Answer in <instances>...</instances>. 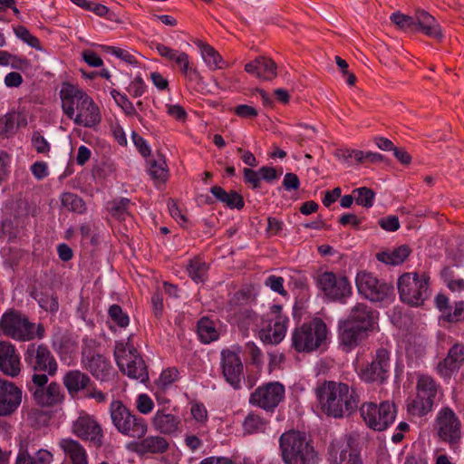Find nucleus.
<instances>
[{"instance_id":"obj_1","label":"nucleus","mask_w":464,"mask_h":464,"mask_svg":"<svg viewBox=\"0 0 464 464\" xmlns=\"http://www.w3.org/2000/svg\"><path fill=\"white\" fill-rule=\"evenodd\" d=\"M59 95L63 113L76 125L93 128L100 123L99 107L93 99L78 85L63 82Z\"/></svg>"},{"instance_id":"obj_2","label":"nucleus","mask_w":464,"mask_h":464,"mask_svg":"<svg viewBox=\"0 0 464 464\" xmlns=\"http://www.w3.org/2000/svg\"><path fill=\"white\" fill-rule=\"evenodd\" d=\"M243 322L247 327L257 331L260 340L266 344H278L285 337L289 318L283 313L282 305L272 304L264 317L252 310L243 313Z\"/></svg>"},{"instance_id":"obj_3","label":"nucleus","mask_w":464,"mask_h":464,"mask_svg":"<svg viewBox=\"0 0 464 464\" xmlns=\"http://www.w3.org/2000/svg\"><path fill=\"white\" fill-rule=\"evenodd\" d=\"M316 396L323 411L334 418L350 414L358 403L355 391L343 382H324L317 388Z\"/></svg>"},{"instance_id":"obj_4","label":"nucleus","mask_w":464,"mask_h":464,"mask_svg":"<svg viewBox=\"0 0 464 464\" xmlns=\"http://www.w3.org/2000/svg\"><path fill=\"white\" fill-rule=\"evenodd\" d=\"M0 334L17 342H30L44 337V328L14 309L6 310L0 317Z\"/></svg>"},{"instance_id":"obj_5","label":"nucleus","mask_w":464,"mask_h":464,"mask_svg":"<svg viewBox=\"0 0 464 464\" xmlns=\"http://www.w3.org/2000/svg\"><path fill=\"white\" fill-rule=\"evenodd\" d=\"M280 449L285 464H314L317 454L304 433L288 431L281 435Z\"/></svg>"},{"instance_id":"obj_6","label":"nucleus","mask_w":464,"mask_h":464,"mask_svg":"<svg viewBox=\"0 0 464 464\" xmlns=\"http://www.w3.org/2000/svg\"><path fill=\"white\" fill-rule=\"evenodd\" d=\"M328 336L325 323L314 318L295 327L292 333V346L298 353H312L324 344Z\"/></svg>"},{"instance_id":"obj_7","label":"nucleus","mask_w":464,"mask_h":464,"mask_svg":"<svg viewBox=\"0 0 464 464\" xmlns=\"http://www.w3.org/2000/svg\"><path fill=\"white\" fill-rule=\"evenodd\" d=\"M114 356L119 369L130 379L137 380L141 383L149 381V372L144 360L135 347L127 341L116 342Z\"/></svg>"},{"instance_id":"obj_8","label":"nucleus","mask_w":464,"mask_h":464,"mask_svg":"<svg viewBox=\"0 0 464 464\" xmlns=\"http://www.w3.org/2000/svg\"><path fill=\"white\" fill-rule=\"evenodd\" d=\"M109 410L112 424L121 434L132 439H141L147 434V420L133 413L122 401H112Z\"/></svg>"},{"instance_id":"obj_9","label":"nucleus","mask_w":464,"mask_h":464,"mask_svg":"<svg viewBox=\"0 0 464 464\" xmlns=\"http://www.w3.org/2000/svg\"><path fill=\"white\" fill-rule=\"evenodd\" d=\"M400 299L411 306H420L430 295V276L427 273H404L397 281Z\"/></svg>"},{"instance_id":"obj_10","label":"nucleus","mask_w":464,"mask_h":464,"mask_svg":"<svg viewBox=\"0 0 464 464\" xmlns=\"http://www.w3.org/2000/svg\"><path fill=\"white\" fill-rule=\"evenodd\" d=\"M34 402L43 408L59 406L64 401V392L62 386L54 382L48 383L45 373H34L32 383L27 384Z\"/></svg>"},{"instance_id":"obj_11","label":"nucleus","mask_w":464,"mask_h":464,"mask_svg":"<svg viewBox=\"0 0 464 464\" xmlns=\"http://www.w3.org/2000/svg\"><path fill=\"white\" fill-rule=\"evenodd\" d=\"M355 283L358 292L372 302L387 304L394 299L392 285L379 281L372 273H357Z\"/></svg>"},{"instance_id":"obj_12","label":"nucleus","mask_w":464,"mask_h":464,"mask_svg":"<svg viewBox=\"0 0 464 464\" xmlns=\"http://www.w3.org/2000/svg\"><path fill=\"white\" fill-rule=\"evenodd\" d=\"M316 286L329 301L345 304L353 294L349 279L342 274L325 271L318 275Z\"/></svg>"},{"instance_id":"obj_13","label":"nucleus","mask_w":464,"mask_h":464,"mask_svg":"<svg viewBox=\"0 0 464 464\" xmlns=\"http://www.w3.org/2000/svg\"><path fill=\"white\" fill-rule=\"evenodd\" d=\"M360 414L367 427L382 431L394 422L396 410L394 404L387 401L379 404L364 402L360 407Z\"/></svg>"},{"instance_id":"obj_14","label":"nucleus","mask_w":464,"mask_h":464,"mask_svg":"<svg viewBox=\"0 0 464 464\" xmlns=\"http://www.w3.org/2000/svg\"><path fill=\"white\" fill-rule=\"evenodd\" d=\"M439 438L451 446L457 445L462 436L461 421L450 407L441 408L435 419Z\"/></svg>"},{"instance_id":"obj_15","label":"nucleus","mask_w":464,"mask_h":464,"mask_svg":"<svg viewBox=\"0 0 464 464\" xmlns=\"http://www.w3.org/2000/svg\"><path fill=\"white\" fill-rule=\"evenodd\" d=\"M24 361L34 372H43L53 376L58 364L49 348L44 343H30L24 352Z\"/></svg>"},{"instance_id":"obj_16","label":"nucleus","mask_w":464,"mask_h":464,"mask_svg":"<svg viewBox=\"0 0 464 464\" xmlns=\"http://www.w3.org/2000/svg\"><path fill=\"white\" fill-rule=\"evenodd\" d=\"M285 392V386L280 382H267L251 393L249 403L266 411H273L284 400Z\"/></svg>"},{"instance_id":"obj_17","label":"nucleus","mask_w":464,"mask_h":464,"mask_svg":"<svg viewBox=\"0 0 464 464\" xmlns=\"http://www.w3.org/2000/svg\"><path fill=\"white\" fill-rule=\"evenodd\" d=\"M328 460L331 464H362L360 451L351 436L340 438L331 443Z\"/></svg>"},{"instance_id":"obj_18","label":"nucleus","mask_w":464,"mask_h":464,"mask_svg":"<svg viewBox=\"0 0 464 464\" xmlns=\"http://www.w3.org/2000/svg\"><path fill=\"white\" fill-rule=\"evenodd\" d=\"M390 361V352L386 348H379L372 362L359 371L360 379L368 383H382L388 378Z\"/></svg>"},{"instance_id":"obj_19","label":"nucleus","mask_w":464,"mask_h":464,"mask_svg":"<svg viewBox=\"0 0 464 464\" xmlns=\"http://www.w3.org/2000/svg\"><path fill=\"white\" fill-rule=\"evenodd\" d=\"M239 347L221 352L222 372L226 381L234 388H240L243 378V363L239 356Z\"/></svg>"},{"instance_id":"obj_20","label":"nucleus","mask_w":464,"mask_h":464,"mask_svg":"<svg viewBox=\"0 0 464 464\" xmlns=\"http://www.w3.org/2000/svg\"><path fill=\"white\" fill-rule=\"evenodd\" d=\"M155 431L160 434L177 436L181 431V418L168 412L166 407L159 408L150 419Z\"/></svg>"},{"instance_id":"obj_21","label":"nucleus","mask_w":464,"mask_h":464,"mask_svg":"<svg viewBox=\"0 0 464 464\" xmlns=\"http://www.w3.org/2000/svg\"><path fill=\"white\" fill-rule=\"evenodd\" d=\"M21 402V389L12 382L0 379V417L14 413Z\"/></svg>"},{"instance_id":"obj_22","label":"nucleus","mask_w":464,"mask_h":464,"mask_svg":"<svg viewBox=\"0 0 464 464\" xmlns=\"http://www.w3.org/2000/svg\"><path fill=\"white\" fill-rule=\"evenodd\" d=\"M464 364V344L455 343L448 352L447 356L440 361L437 367V373L446 381L451 379Z\"/></svg>"},{"instance_id":"obj_23","label":"nucleus","mask_w":464,"mask_h":464,"mask_svg":"<svg viewBox=\"0 0 464 464\" xmlns=\"http://www.w3.org/2000/svg\"><path fill=\"white\" fill-rule=\"evenodd\" d=\"M0 371L10 377L21 372L20 355L15 345L8 341H0Z\"/></svg>"},{"instance_id":"obj_24","label":"nucleus","mask_w":464,"mask_h":464,"mask_svg":"<svg viewBox=\"0 0 464 464\" xmlns=\"http://www.w3.org/2000/svg\"><path fill=\"white\" fill-rule=\"evenodd\" d=\"M74 434L96 445L102 444V431L101 426L90 415H81L72 425Z\"/></svg>"},{"instance_id":"obj_25","label":"nucleus","mask_w":464,"mask_h":464,"mask_svg":"<svg viewBox=\"0 0 464 464\" xmlns=\"http://www.w3.org/2000/svg\"><path fill=\"white\" fill-rule=\"evenodd\" d=\"M367 332L345 319L339 322V343L346 353L354 349Z\"/></svg>"},{"instance_id":"obj_26","label":"nucleus","mask_w":464,"mask_h":464,"mask_svg":"<svg viewBox=\"0 0 464 464\" xmlns=\"http://www.w3.org/2000/svg\"><path fill=\"white\" fill-rule=\"evenodd\" d=\"M82 363L92 375L101 382H108L114 377L115 371L111 362L101 354L83 357Z\"/></svg>"},{"instance_id":"obj_27","label":"nucleus","mask_w":464,"mask_h":464,"mask_svg":"<svg viewBox=\"0 0 464 464\" xmlns=\"http://www.w3.org/2000/svg\"><path fill=\"white\" fill-rule=\"evenodd\" d=\"M130 444V449L139 455L162 454L169 449V441L160 435H150L139 439Z\"/></svg>"},{"instance_id":"obj_28","label":"nucleus","mask_w":464,"mask_h":464,"mask_svg":"<svg viewBox=\"0 0 464 464\" xmlns=\"http://www.w3.org/2000/svg\"><path fill=\"white\" fill-rule=\"evenodd\" d=\"M70 464H89L86 450L80 442L70 438H63L58 442Z\"/></svg>"},{"instance_id":"obj_29","label":"nucleus","mask_w":464,"mask_h":464,"mask_svg":"<svg viewBox=\"0 0 464 464\" xmlns=\"http://www.w3.org/2000/svg\"><path fill=\"white\" fill-rule=\"evenodd\" d=\"M245 70L249 74L265 81L272 80L276 76V63L271 59L266 57H258L246 63Z\"/></svg>"},{"instance_id":"obj_30","label":"nucleus","mask_w":464,"mask_h":464,"mask_svg":"<svg viewBox=\"0 0 464 464\" xmlns=\"http://www.w3.org/2000/svg\"><path fill=\"white\" fill-rule=\"evenodd\" d=\"M375 318V313L368 305L357 304L352 308L347 320L368 332L373 328Z\"/></svg>"},{"instance_id":"obj_31","label":"nucleus","mask_w":464,"mask_h":464,"mask_svg":"<svg viewBox=\"0 0 464 464\" xmlns=\"http://www.w3.org/2000/svg\"><path fill=\"white\" fill-rule=\"evenodd\" d=\"M429 37L440 40L443 37L441 28L436 19L424 10L416 13L415 24Z\"/></svg>"},{"instance_id":"obj_32","label":"nucleus","mask_w":464,"mask_h":464,"mask_svg":"<svg viewBox=\"0 0 464 464\" xmlns=\"http://www.w3.org/2000/svg\"><path fill=\"white\" fill-rule=\"evenodd\" d=\"M411 249L406 245L380 252L376 255V258L386 265L399 266L402 264L410 256Z\"/></svg>"},{"instance_id":"obj_33","label":"nucleus","mask_w":464,"mask_h":464,"mask_svg":"<svg viewBox=\"0 0 464 464\" xmlns=\"http://www.w3.org/2000/svg\"><path fill=\"white\" fill-rule=\"evenodd\" d=\"M68 392L73 395L88 387L91 379L80 371H70L63 378Z\"/></svg>"},{"instance_id":"obj_34","label":"nucleus","mask_w":464,"mask_h":464,"mask_svg":"<svg viewBox=\"0 0 464 464\" xmlns=\"http://www.w3.org/2000/svg\"><path fill=\"white\" fill-rule=\"evenodd\" d=\"M196 44L199 49L200 55L206 66L208 69L217 70L222 68L224 63L223 59L211 45L203 43L202 41H198Z\"/></svg>"},{"instance_id":"obj_35","label":"nucleus","mask_w":464,"mask_h":464,"mask_svg":"<svg viewBox=\"0 0 464 464\" xmlns=\"http://www.w3.org/2000/svg\"><path fill=\"white\" fill-rule=\"evenodd\" d=\"M99 47L102 52L115 56L130 66L138 68L140 65L137 55L130 49L106 44H101Z\"/></svg>"},{"instance_id":"obj_36","label":"nucleus","mask_w":464,"mask_h":464,"mask_svg":"<svg viewBox=\"0 0 464 464\" xmlns=\"http://www.w3.org/2000/svg\"><path fill=\"white\" fill-rule=\"evenodd\" d=\"M197 333L203 343H210L219 338L215 322L208 317H203L198 322Z\"/></svg>"},{"instance_id":"obj_37","label":"nucleus","mask_w":464,"mask_h":464,"mask_svg":"<svg viewBox=\"0 0 464 464\" xmlns=\"http://www.w3.org/2000/svg\"><path fill=\"white\" fill-rule=\"evenodd\" d=\"M53 459L52 452L45 449H40L34 456L24 450L18 453L15 464H51Z\"/></svg>"},{"instance_id":"obj_38","label":"nucleus","mask_w":464,"mask_h":464,"mask_svg":"<svg viewBox=\"0 0 464 464\" xmlns=\"http://www.w3.org/2000/svg\"><path fill=\"white\" fill-rule=\"evenodd\" d=\"M433 403V400L416 393L408 402V411L413 416L422 417L432 410Z\"/></svg>"},{"instance_id":"obj_39","label":"nucleus","mask_w":464,"mask_h":464,"mask_svg":"<svg viewBox=\"0 0 464 464\" xmlns=\"http://www.w3.org/2000/svg\"><path fill=\"white\" fill-rule=\"evenodd\" d=\"M343 157L350 164L365 161L376 162L382 159V155L380 153L359 150H343Z\"/></svg>"},{"instance_id":"obj_40","label":"nucleus","mask_w":464,"mask_h":464,"mask_svg":"<svg viewBox=\"0 0 464 464\" xmlns=\"http://www.w3.org/2000/svg\"><path fill=\"white\" fill-rule=\"evenodd\" d=\"M208 270L207 263L199 257L191 259L187 266L188 276L197 284L206 280Z\"/></svg>"},{"instance_id":"obj_41","label":"nucleus","mask_w":464,"mask_h":464,"mask_svg":"<svg viewBox=\"0 0 464 464\" xmlns=\"http://www.w3.org/2000/svg\"><path fill=\"white\" fill-rule=\"evenodd\" d=\"M416 391V393L434 401L438 392V385L431 376L422 374L418 378Z\"/></svg>"},{"instance_id":"obj_42","label":"nucleus","mask_w":464,"mask_h":464,"mask_svg":"<svg viewBox=\"0 0 464 464\" xmlns=\"http://www.w3.org/2000/svg\"><path fill=\"white\" fill-rule=\"evenodd\" d=\"M154 48L161 57L165 58L169 62H172L177 67L188 56L185 52L172 49L160 43L156 44Z\"/></svg>"},{"instance_id":"obj_43","label":"nucleus","mask_w":464,"mask_h":464,"mask_svg":"<svg viewBox=\"0 0 464 464\" xmlns=\"http://www.w3.org/2000/svg\"><path fill=\"white\" fill-rule=\"evenodd\" d=\"M130 199L121 198L119 200L112 201L109 205L108 209L111 217L115 218L118 220L125 221L128 218H130Z\"/></svg>"},{"instance_id":"obj_44","label":"nucleus","mask_w":464,"mask_h":464,"mask_svg":"<svg viewBox=\"0 0 464 464\" xmlns=\"http://www.w3.org/2000/svg\"><path fill=\"white\" fill-rule=\"evenodd\" d=\"M19 234L18 227L11 218H3L0 221V237L8 241H14Z\"/></svg>"},{"instance_id":"obj_45","label":"nucleus","mask_w":464,"mask_h":464,"mask_svg":"<svg viewBox=\"0 0 464 464\" xmlns=\"http://www.w3.org/2000/svg\"><path fill=\"white\" fill-rule=\"evenodd\" d=\"M266 421L256 413H249L244 422L243 429L248 434L263 431L266 429Z\"/></svg>"},{"instance_id":"obj_46","label":"nucleus","mask_w":464,"mask_h":464,"mask_svg":"<svg viewBox=\"0 0 464 464\" xmlns=\"http://www.w3.org/2000/svg\"><path fill=\"white\" fill-rule=\"evenodd\" d=\"M150 175L160 182H165L169 177V169L164 160H153L150 163Z\"/></svg>"},{"instance_id":"obj_47","label":"nucleus","mask_w":464,"mask_h":464,"mask_svg":"<svg viewBox=\"0 0 464 464\" xmlns=\"http://www.w3.org/2000/svg\"><path fill=\"white\" fill-rule=\"evenodd\" d=\"M111 95L116 104L121 108L124 113L128 116L136 115L137 111L133 103L129 100L126 94L120 92L117 90H111Z\"/></svg>"},{"instance_id":"obj_48","label":"nucleus","mask_w":464,"mask_h":464,"mask_svg":"<svg viewBox=\"0 0 464 464\" xmlns=\"http://www.w3.org/2000/svg\"><path fill=\"white\" fill-rule=\"evenodd\" d=\"M109 318L119 327L125 328L130 324V317L118 304H112L108 310Z\"/></svg>"},{"instance_id":"obj_49","label":"nucleus","mask_w":464,"mask_h":464,"mask_svg":"<svg viewBox=\"0 0 464 464\" xmlns=\"http://www.w3.org/2000/svg\"><path fill=\"white\" fill-rule=\"evenodd\" d=\"M62 204L69 210L82 213L85 209V204L82 199L73 193H63L62 195Z\"/></svg>"},{"instance_id":"obj_50","label":"nucleus","mask_w":464,"mask_h":464,"mask_svg":"<svg viewBox=\"0 0 464 464\" xmlns=\"http://www.w3.org/2000/svg\"><path fill=\"white\" fill-rule=\"evenodd\" d=\"M14 33L17 38L35 50H41V44L38 38L33 35L24 25H18L14 28Z\"/></svg>"},{"instance_id":"obj_51","label":"nucleus","mask_w":464,"mask_h":464,"mask_svg":"<svg viewBox=\"0 0 464 464\" xmlns=\"http://www.w3.org/2000/svg\"><path fill=\"white\" fill-rule=\"evenodd\" d=\"M355 196V202L357 205L371 208L374 201V192L365 187L359 188L353 192Z\"/></svg>"},{"instance_id":"obj_52","label":"nucleus","mask_w":464,"mask_h":464,"mask_svg":"<svg viewBox=\"0 0 464 464\" xmlns=\"http://www.w3.org/2000/svg\"><path fill=\"white\" fill-rule=\"evenodd\" d=\"M179 377V371L176 368H168L160 373L156 384L162 391L172 385Z\"/></svg>"},{"instance_id":"obj_53","label":"nucleus","mask_w":464,"mask_h":464,"mask_svg":"<svg viewBox=\"0 0 464 464\" xmlns=\"http://www.w3.org/2000/svg\"><path fill=\"white\" fill-rule=\"evenodd\" d=\"M440 320L448 323L464 321V302L460 301L456 303L453 309H450L447 313L441 314Z\"/></svg>"},{"instance_id":"obj_54","label":"nucleus","mask_w":464,"mask_h":464,"mask_svg":"<svg viewBox=\"0 0 464 464\" xmlns=\"http://www.w3.org/2000/svg\"><path fill=\"white\" fill-rule=\"evenodd\" d=\"M155 407L153 400L147 393H140L135 400V408L142 415H149Z\"/></svg>"},{"instance_id":"obj_55","label":"nucleus","mask_w":464,"mask_h":464,"mask_svg":"<svg viewBox=\"0 0 464 464\" xmlns=\"http://www.w3.org/2000/svg\"><path fill=\"white\" fill-rule=\"evenodd\" d=\"M190 414L192 419L199 425H205L208 420V410L201 402H192L190 404Z\"/></svg>"},{"instance_id":"obj_56","label":"nucleus","mask_w":464,"mask_h":464,"mask_svg":"<svg viewBox=\"0 0 464 464\" xmlns=\"http://www.w3.org/2000/svg\"><path fill=\"white\" fill-rule=\"evenodd\" d=\"M34 298L37 301L39 306L44 310L55 313L58 310V302L53 295H44L42 293L34 294Z\"/></svg>"},{"instance_id":"obj_57","label":"nucleus","mask_w":464,"mask_h":464,"mask_svg":"<svg viewBox=\"0 0 464 464\" xmlns=\"http://www.w3.org/2000/svg\"><path fill=\"white\" fill-rule=\"evenodd\" d=\"M284 284L285 279L276 275L268 276L264 282V285L270 290L282 296H285L287 295V291L285 289Z\"/></svg>"},{"instance_id":"obj_58","label":"nucleus","mask_w":464,"mask_h":464,"mask_svg":"<svg viewBox=\"0 0 464 464\" xmlns=\"http://www.w3.org/2000/svg\"><path fill=\"white\" fill-rule=\"evenodd\" d=\"M186 85L189 89H193L197 92L201 91L204 88L203 77L197 68L193 69L184 77Z\"/></svg>"},{"instance_id":"obj_59","label":"nucleus","mask_w":464,"mask_h":464,"mask_svg":"<svg viewBox=\"0 0 464 464\" xmlns=\"http://www.w3.org/2000/svg\"><path fill=\"white\" fill-rule=\"evenodd\" d=\"M84 10L92 12L100 17L112 20L113 13L102 4L87 0V5H85Z\"/></svg>"},{"instance_id":"obj_60","label":"nucleus","mask_w":464,"mask_h":464,"mask_svg":"<svg viewBox=\"0 0 464 464\" xmlns=\"http://www.w3.org/2000/svg\"><path fill=\"white\" fill-rule=\"evenodd\" d=\"M391 20L398 27L403 30H411L415 25V19L411 16L405 15L401 13H393L391 15Z\"/></svg>"},{"instance_id":"obj_61","label":"nucleus","mask_w":464,"mask_h":464,"mask_svg":"<svg viewBox=\"0 0 464 464\" xmlns=\"http://www.w3.org/2000/svg\"><path fill=\"white\" fill-rule=\"evenodd\" d=\"M127 91L132 97L135 98L143 95L146 91V84L140 74L136 75L134 79L129 83Z\"/></svg>"},{"instance_id":"obj_62","label":"nucleus","mask_w":464,"mask_h":464,"mask_svg":"<svg viewBox=\"0 0 464 464\" xmlns=\"http://www.w3.org/2000/svg\"><path fill=\"white\" fill-rule=\"evenodd\" d=\"M16 126L14 114H5L0 118V135L8 136L13 133Z\"/></svg>"},{"instance_id":"obj_63","label":"nucleus","mask_w":464,"mask_h":464,"mask_svg":"<svg viewBox=\"0 0 464 464\" xmlns=\"http://www.w3.org/2000/svg\"><path fill=\"white\" fill-rule=\"evenodd\" d=\"M224 198L221 203L229 208L241 209L245 205L242 196L236 191L227 192Z\"/></svg>"},{"instance_id":"obj_64","label":"nucleus","mask_w":464,"mask_h":464,"mask_svg":"<svg viewBox=\"0 0 464 464\" xmlns=\"http://www.w3.org/2000/svg\"><path fill=\"white\" fill-rule=\"evenodd\" d=\"M245 353L251 358L254 364H262L263 353L255 343L247 342L245 345Z\"/></svg>"}]
</instances>
